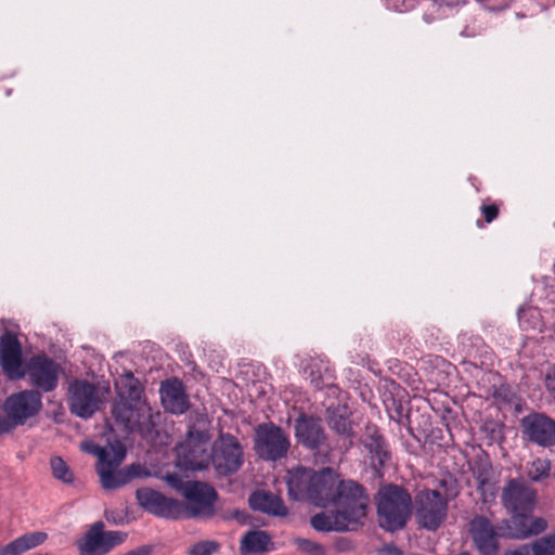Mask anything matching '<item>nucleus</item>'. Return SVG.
Listing matches in <instances>:
<instances>
[{
  "label": "nucleus",
  "mask_w": 555,
  "mask_h": 555,
  "mask_svg": "<svg viewBox=\"0 0 555 555\" xmlns=\"http://www.w3.org/2000/svg\"><path fill=\"white\" fill-rule=\"evenodd\" d=\"M551 463L547 460L535 459L528 467V477L532 481H540L546 478L550 474Z\"/></svg>",
  "instance_id": "nucleus-32"
},
{
  "label": "nucleus",
  "mask_w": 555,
  "mask_h": 555,
  "mask_svg": "<svg viewBox=\"0 0 555 555\" xmlns=\"http://www.w3.org/2000/svg\"><path fill=\"white\" fill-rule=\"evenodd\" d=\"M349 529L366 516L369 495L364 488L353 480H339L332 503Z\"/></svg>",
  "instance_id": "nucleus-3"
},
{
  "label": "nucleus",
  "mask_w": 555,
  "mask_h": 555,
  "mask_svg": "<svg viewBox=\"0 0 555 555\" xmlns=\"http://www.w3.org/2000/svg\"><path fill=\"white\" fill-rule=\"evenodd\" d=\"M297 545L304 550V551H307V552H311V551H314V550H321V546L318 545L317 543H313L309 540H306V539H298L297 540Z\"/></svg>",
  "instance_id": "nucleus-40"
},
{
  "label": "nucleus",
  "mask_w": 555,
  "mask_h": 555,
  "mask_svg": "<svg viewBox=\"0 0 555 555\" xmlns=\"http://www.w3.org/2000/svg\"><path fill=\"white\" fill-rule=\"evenodd\" d=\"M291 447L288 436L274 424H261L255 433V451L266 461L285 457Z\"/></svg>",
  "instance_id": "nucleus-9"
},
{
  "label": "nucleus",
  "mask_w": 555,
  "mask_h": 555,
  "mask_svg": "<svg viewBox=\"0 0 555 555\" xmlns=\"http://www.w3.org/2000/svg\"><path fill=\"white\" fill-rule=\"evenodd\" d=\"M339 482L337 473L330 467L320 470L297 467L288 472L287 488L292 499L326 507L333 501Z\"/></svg>",
  "instance_id": "nucleus-1"
},
{
  "label": "nucleus",
  "mask_w": 555,
  "mask_h": 555,
  "mask_svg": "<svg viewBox=\"0 0 555 555\" xmlns=\"http://www.w3.org/2000/svg\"><path fill=\"white\" fill-rule=\"evenodd\" d=\"M311 526L318 530L323 532L328 531H346L348 528L345 525V521L340 518L335 508L327 513H319L311 517Z\"/></svg>",
  "instance_id": "nucleus-27"
},
{
  "label": "nucleus",
  "mask_w": 555,
  "mask_h": 555,
  "mask_svg": "<svg viewBox=\"0 0 555 555\" xmlns=\"http://www.w3.org/2000/svg\"><path fill=\"white\" fill-rule=\"evenodd\" d=\"M126 533L120 531H103V524H94L86 533L83 539L78 542V548L81 555H105L113 547L122 543Z\"/></svg>",
  "instance_id": "nucleus-13"
},
{
  "label": "nucleus",
  "mask_w": 555,
  "mask_h": 555,
  "mask_svg": "<svg viewBox=\"0 0 555 555\" xmlns=\"http://www.w3.org/2000/svg\"><path fill=\"white\" fill-rule=\"evenodd\" d=\"M160 400L165 410L173 414H182L189 406L184 387L176 378L162 383Z\"/></svg>",
  "instance_id": "nucleus-23"
},
{
  "label": "nucleus",
  "mask_w": 555,
  "mask_h": 555,
  "mask_svg": "<svg viewBox=\"0 0 555 555\" xmlns=\"http://www.w3.org/2000/svg\"><path fill=\"white\" fill-rule=\"evenodd\" d=\"M365 448L369 450L372 456L373 463H377L378 465L383 466L388 453L385 448L384 440L380 435L377 434L375 430L367 440L364 442Z\"/></svg>",
  "instance_id": "nucleus-30"
},
{
  "label": "nucleus",
  "mask_w": 555,
  "mask_h": 555,
  "mask_svg": "<svg viewBox=\"0 0 555 555\" xmlns=\"http://www.w3.org/2000/svg\"><path fill=\"white\" fill-rule=\"evenodd\" d=\"M50 467L55 479L64 483H72L74 481V474L62 457L52 456L50 460Z\"/></svg>",
  "instance_id": "nucleus-31"
},
{
  "label": "nucleus",
  "mask_w": 555,
  "mask_h": 555,
  "mask_svg": "<svg viewBox=\"0 0 555 555\" xmlns=\"http://www.w3.org/2000/svg\"><path fill=\"white\" fill-rule=\"evenodd\" d=\"M165 479L170 487L177 489L183 495V489L188 486V481L184 482L178 474H168Z\"/></svg>",
  "instance_id": "nucleus-36"
},
{
  "label": "nucleus",
  "mask_w": 555,
  "mask_h": 555,
  "mask_svg": "<svg viewBox=\"0 0 555 555\" xmlns=\"http://www.w3.org/2000/svg\"><path fill=\"white\" fill-rule=\"evenodd\" d=\"M328 426L338 435L349 437L351 436V422L348 417L346 406H337L336 409L328 410Z\"/></svg>",
  "instance_id": "nucleus-28"
},
{
  "label": "nucleus",
  "mask_w": 555,
  "mask_h": 555,
  "mask_svg": "<svg viewBox=\"0 0 555 555\" xmlns=\"http://www.w3.org/2000/svg\"><path fill=\"white\" fill-rule=\"evenodd\" d=\"M468 533L480 555H498L500 534L489 518L482 515L475 516L468 524Z\"/></svg>",
  "instance_id": "nucleus-16"
},
{
  "label": "nucleus",
  "mask_w": 555,
  "mask_h": 555,
  "mask_svg": "<svg viewBox=\"0 0 555 555\" xmlns=\"http://www.w3.org/2000/svg\"><path fill=\"white\" fill-rule=\"evenodd\" d=\"M117 401L146 402L142 399L143 388L132 373L121 375L115 383Z\"/></svg>",
  "instance_id": "nucleus-26"
},
{
  "label": "nucleus",
  "mask_w": 555,
  "mask_h": 555,
  "mask_svg": "<svg viewBox=\"0 0 555 555\" xmlns=\"http://www.w3.org/2000/svg\"><path fill=\"white\" fill-rule=\"evenodd\" d=\"M126 456L125 447L117 442L113 446V456L96 464V473L100 477V482L103 489L114 490L125 486L131 479L149 474L140 465H130L125 469H120L119 465Z\"/></svg>",
  "instance_id": "nucleus-5"
},
{
  "label": "nucleus",
  "mask_w": 555,
  "mask_h": 555,
  "mask_svg": "<svg viewBox=\"0 0 555 555\" xmlns=\"http://www.w3.org/2000/svg\"><path fill=\"white\" fill-rule=\"evenodd\" d=\"M534 511L511 515L503 521L505 535L514 540H527L538 537L548 528L547 520L533 514Z\"/></svg>",
  "instance_id": "nucleus-14"
},
{
  "label": "nucleus",
  "mask_w": 555,
  "mask_h": 555,
  "mask_svg": "<svg viewBox=\"0 0 555 555\" xmlns=\"http://www.w3.org/2000/svg\"><path fill=\"white\" fill-rule=\"evenodd\" d=\"M59 365L46 356H37L29 360L25 375L33 386L43 391H52L59 380Z\"/></svg>",
  "instance_id": "nucleus-19"
},
{
  "label": "nucleus",
  "mask_w": 555,
  "mask_h": 555,
  "mask_svg": "<svg viewBox=\"0 0 555 555\" xmlns=\"http://www.w3.org/2000/svg\"><path fill=\"white\" fill-rule=\"evenodd\" d=\"M535 555H555V531L532 542Z\"/></svg>",
  "instance_id": "nucleus-33"
},
{
  "label": "nucleus",
  "mask_w": 555,
  "mask_h": 555,
  "mask_svg": "<svg viewBox=\"0 0 555 555\" xmlns=\"http://www.w3.org/2000/svg\"><path fill=\"white\" fill-rule=\"evenodd\" d=\"M127 555H150V551L146 548H139L128 553Z\"/></svg>",
  "instance_id": "nucleus-42"
},
{
  "label": "nucleus",
  "mask_w": 555,
  "mask_h": 555,
  "mask_svg": "<svg viewBox=\"0 0 555 555\" xmlns=\"http://www.w3.org/2000/svg\"><path fill=\"white\" fill-rule=\"evenodd\" d=\"M525 437L540 446L551 447L555 444V421L544 414L533 413L521 421Z\"/></svg>",
  "instance_id": "nucleus-20"
},
{
  "label": "nucleus",
  "mask_w": 555,
  "mask_h": 555,
  "mask_svg": "<svg viewBox=\"0 0 555 555\" xmlns=\"http://www.w3.org/2000/svg\"><path fill=\"white\" fill-rule=\"evenodd\" d=\"M481 209L487 222H491L498 217L499 209L495 205H485Z\"/></svg>",
  "instance_id": "nucleus-37"
},
{
  "label": "nucleus",
  "mask_w": 555,
  "mask_h": 555,
  "mask_svg": "<svg viewBox=\"0 0 555 555\" xmlns=\"http://www.w3.org/2000/svg\"><path fill=\"white\" fill-rule=\"evenodd\" d=\"M545 385L546 388L555 395V365L547 372Z\"/></svg>",
  "instance_id": "nucleus-41"
},
{
  "label": "nucleus",
  "mask_w": 555,
  "mask_h": 555,
  "mask_svg": "<svg viewBox=\"0 0 555 555\" xmlns=\"http://www.w3.org/2000/svg\"><path fill=\"white\" fill-rule=\"evenodd\" d=\"M42 408L41 395L37 390H23L7 398L3 410L15 427L39 413Z\"/></svg>",
  "instance_id": "nucleus-12"
},
{
  "label": "nucleus",
  "mask_w": 555,
  "mask_h": 555,
  "mask_svg": "<svg viewBox=\"0 0 555 555\" xmlns=\"http://www.w3.org/2000/svg\"><path fill=\"white\" fill-rule=\"evenodd\" d=\"M13 428H15L14 423L10 417L0 415V435L10 433Z\"/></svg>",
  "instance_id": "nucleus-39"
},
{
  "label": "nucleus",
  "mask_w": 555,
  "mask_h": 555,
  "mask_svg": "<svg viewBox=\"0 0 555 555\" xmlns=\"http://www.w3.org/2000/svg\"><path fill=\"white\" fill-rule=\"evenodd\" d=\"M414 505L415 518L422 528L435 531L447 518L448 501L438 490L420 491L415 495Z\"/></svg>",
  "instance_id": "nucleus-7"
},
{
  "label": "nucleus",
  "mask_w": 555,
  "mask_h": 555,
  "mask_svg": "<svg viewBox=\"0 0 555 555\" xmlns=\"http://www.w3.org/2000/svg\"><path fill=\"white\" fill-rule=\"evenodd\" d=\"M501 504L507 514L534 511L538 505V492L519 478H509L502 488Z\"/></svg>",
  "instance_id": "nucleus-10"
},
{
  "label": "nucleus",
  "mask_w": 555,
  "mask_h": 555,
  "mask_svg": "<svg viewBox=\"0 0 555 555\" xmlns=\"http://www.w3.org/2000/svg\"><path fill=\"white\" fill-rule=\"evenodd\" d=\"M48 534L43 531H34L25 533L13 540L5 546L0 547V555H22L30 548L41 545L47 540Z\"/></svg>",
  "instance_id": "nucleus-25"
},
{
  "label": "nucleus",
  "mask_w": 555,
  "mask_h": 555,
  "mask_svg": "<svg viewBox=\"0 0 555 555\" xmlns=\"http://www.w3.org/2000/svg\"><path fill=\"white\" fill-rule=\"evenodd\" d=\"M0 364L9 379L25 376L22 345L12 331H4L0 336Z\"/></svg>",
  "instance_id": "nucleus-17"
},
{
  "label": "nucleus",
  "mask_w": 555,
  "mask_h": 555,
  "mask_svg": "<svg viewBox=\"0 0 555 555\" xmlns=\"http://www.w3.org/2000/svg\"><path fill=\"white\" fill-rule=\"evenodd\" d=\"M503 555H513V551H512V550L505 551V552L503 553Z\"/></svg>",
  "instance_id": "nucleus-43"
},
{
  "label": "nucleus",
  "mask_w": 555,
  "mask_h": 555,
  "mask_svg": "<svg viewBox=\"0 0 555 555\" xmlns=\"http://www.w3.org/2000/svg\"><path fill=\"white\" fill-rule=\"evenodd\" d=\"M208 444L209 436L206 431L191 429L184 441L177 447L178 465L190 470L207 468L211 460Z\"/></svg>",
  "instance_id": "nucleus-6"
},
{
  "label": "nucleus",
  "mask_w": 555,
  "mask_h": 555,
  "mask_svg": "<svg viewBox=\"0 0 555 555\" xmlns=\"http://www.w3.org/2000/svg\"><path fill=\"white\" fill-rule=\"evenodd\" d=\"M244 463V451L238 439L230 434H220L211 446L210 464L218 475L236 473Z\"/></svg>",
  "instance_id": "nucleus-8"
},
{
  "label": "nucleus",
  "mask_w": 555,
  "mask_h": 555,
  "mask_svg": "<svg viewBox=\"0 0 555 555\" xmlns=\"http://www.w3.org/2000/svg\"><path fill=\"white\" fill-rule=\"evenodd\" d=\"M183 496L188 503L183 504L182 517L211 516L214 514L217 492L209 485L199 481H188V486L183 489Z\"/></svg>",
  "instance_id": "nucleus-11"
},
{
  "label": "nucleus",
  "mask_w": 555,
  "mask_h": 555,
  "mask_svg": "<svg viewBox=\"0 0 555 555\" xmlns=\"http://www.w3.org/2000/svg\"><path fill=\"white\" fill-rule=\"evenodd\" d=\"M115 422L127 431H139L142 436L152 434L160 414H153L146 402L116 401L112 408Z\"/></svg>",
  "instance_id": "nucleus-4"
},
{
  "label": "nucleus",
  "mask_w": 555,
  "mask_h": 555,
  "mask_svg": "<svg viewBox=\"0 0 555 555\" xmlns=\"http://www.w3.org/2000/svg\"><path fill=\"white\" fill-rule=\"evenodd\" d=\"M476 489L483 503L492 502L499 492V477L489 462H479L473 468Z\"/></svg>",
  "instance_id": "nucleus-22"
},
{
  "label": "nucleus",
  "mask_w": 555,
  "mask_h": 555,
  "mask_svg": "<svg viewBox=\"0 0 555 555\" xmlns=\"http://www.w3.org/2000/svg\"><path fill=\"white\" fill-rule=\"evenodd\" d=\"M512 551L513 555H535L532 543L519 545L518 547Z\"/></svg>",
  "instance_id": "nucleus-38"
},
{
  "label": "nucleus",
  "mask_w": 555,
  "mask_h": 555,
  "mask_svg": "<svg viewBox=\"0 0 555 555\" xmlns=\"http://www.w3.org/2000/svg\"><path fill=\"white\" fill-rule=\"evenodd\" d=\"M270 537L264 531H249L241 542V551L247 553H261L267 550Z\"/></svg>",
  "instance_id": "nucleus-29"
},
{
  "label": "nucleus",
  "mask_w": 555,
  "mask_h": 555,
  "mask_svg": "<svg viewBox=\"0 0 555 555\" xmlns=\"http://www.w3.org/2000/svg\"><path fill=\"white\" fill-rule=\"evenodd\" d=\"M249 505L255 511L273 515V516H286L287 507L283 500L270 492L257 491L249 496Z\"/></svg>",
  "instance_id": "nucleus-24"
},
{
  "label": "nucleus",
  "mask_w": 555,
  "mask_h": 555,
  "mask_svg": "<svg viewBox=\"0 0 555 555\" xmlns=\"http://www.w3.org/2000/svg\"><path fill=\"white\" fill-rule=\"evenodd\" d=\"M68 392L69 409L73 414L88 418L99 409L101 398L94 385L86 380H75L69 385Z\"/></svg>",
  "instance_id": "nucleus-15"
},
{
  "label": "nucleus",
  "mask_w": 555,
  "mask_h": 555,
  "mask_svg": "<svg viewBox=\"0 0 555 555\" xmlns=\"http://www.w3.org/2000/svg\"><path fill=\"white\" fill-rule=\"evenodd\" d=\"M139 504L147 512L165 518H181L184 512L183 503L166 498L160 492L150 488L137 490Z\"/></svg>",
  "instance_id": "nucleus-18"
},
{
  "label": "nucleus",
  "mask_w": 555,
  "mask_h": 555,
  "mask_svg": "<svg viewBox=\"0 0 555 555\" xmlns=\"http://www.w3.org/2000/svg\"><path fill=\"white\" fill-rule=\"evenodd\" d=\"M376 501L380 528L395 532L405 527L412 514V496L404 488L386 485L378 490Z\"/></svg>",
  "instance_id": "nucleus-2"
},
{
  "label": "nucleus",
  "mask_w": 555,
  "mask_h": 555,
  "mask_svg": "<svg viewBox=\"0 0 555 555\" xmlns=\"http://www.w3.org/2000/svg\"><path fill=\"white\" fill-rule=\"evenodd\" d=\"M113 446L114 444H111L109 448H104L92 442H83L81 444V449L87 453L95 455L98 457V463H103L113 456Z\"/></svg>",
  "instance_id": "nucleus-34"
},
{
  "label": "nucleus",
  "mask_w": 555,
  "mask_h": 555,
  "mask_svg": "<svg viewBox=\"0 0 555 555\" xmlns=\"http://www.w3.org/2000/svg\"><path fill=\"white\" fill-rule=\"evenodd\" d=\"M217 547L214 541H201L190 547L189 555H211Z\"/></svg>",
  "instance_id": "nucleus-35"
},
{
  "label": "nucleus",
  "mask_w": 555,
  "mask_h": 555,
  "mask_svg": "<svg viewBox=\"0 0 555 555\" xmlns=\"http://www.w3.org/2000/svg\"><path fill=\"white\" fill-rule=\"evenodd\" d=\"M294 429L297 442L306 449L314 451L325 444L326 435L320 418L301 414L295 421Z\"/></svg>",
  "instance_id": "nucleus-21"
}]
</instances>
